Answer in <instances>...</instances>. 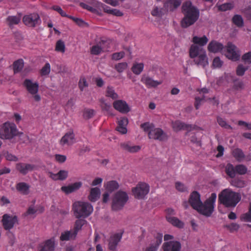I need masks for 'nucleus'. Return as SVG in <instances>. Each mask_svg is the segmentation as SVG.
Masks as SVG:
<instances>
[{"label": "nucleus", "instance_id": "nucleus-1", "mask_svg": "<svg viewBox=\"0 0 251 251\" xmlns=\"http://www.w3.org/2000/svg\"><path fill=\"white\" fill-rule=\"evenodd\" d=\"M182 9L184 17L181 21V25L182 27L186 28L197 21L199 17V11L189 1L183 4Z\"/></svg>", "mask_w": 251, "mask_h": 251}, {"label": "nucleus", "instance_id": "nucleus-2", "mask_svg": "<svg viewBox=\"0 0 251 251\" xmlns=\"http://www.w3.org/2000/svg\"><path fill=\"white\" fill-rule=\"evenodd\" d=\"M140 126L144 131L148 132L150 139L164 141L168 138L167 134L161 128L155 127L152 123L146 122L141 124Z\"/></svg>", "mask_w": 251, "mask_h": 251}, {"label": "nucleus", "instance_id": "nucleus-3", "mask_svg": "<svg viewBox=\"0 0 251 251\" xmlns=\"http://www.w3.org/2000/svg\"><path fill=\"white\" fill-rule=\"evenodd\" d=\"M240 200L239 194L229 189L223 190L219 195V201L227 207H235Z\"/></svg>", "mask_w": 251, "mask_h": 251}, {"label": "nucleus", "instance_id": "nucleus-4", "mask_svg": "<svg viewBox=\"0 0 251 251\" xmlns=\"http://www.w3.org/2000/svg\"><path fill=\"white\" fill-rule=\"evenodd\" d=\"M72 210L75 218H85L92 213L93 207L88 202L77 201L73 203Z\"/></svg>", "mask_w": 251, "mask_h": 251}, {"label": "nucleus", "instance_id": "nucleus-5", "mask_svg": "<svg viewBox=\"0 0 251 251\" xmlns=\"http://www.w3.org/2000/svg\"><path fill=\"white\" fill-rule=\"evenodd\" d=\"M23 86L26 90L31 99L36 102L40 101L41 98L38 93L39 84L37 81L26 78L23 82Z\"/></svg>", "mask_w": 251, "mask_h": 251}, {"label": "nucleus", "instance_id": "nucleus-6", "mask_svg": "<svg viewBox=\"0 0 251 251\" xmlns=\"http://www.w3.org/2000/svg\"><path fill=\"white\" fill-rule=\"evenodd\" d=\"M216 198V194L214 193H212L211 196L204 201V203H201V205L197 210L205 216H210L214 209Z\"/></svg>", "mask_w": 251, "mask_h": 251}, {"label": "nucleus", "instance_id": "nucleus-7", "mask_svg": "<svg viewBox=\"0 0 251 251\" xmlns=\"http://www.w3.org/2000/svg\"><path fill=\"white\" fill-rule=\"evenodd\" d=\"M16 125L6 122L0 126V138L2 139H11L18 135Z\"/></svg>", "mask_w": 251, "mask_h": 251}, {"label": "nucleus", "instance_id": "nucleus-8", "mask_svg": "<svg viewBox=\"0 0 251 251\" xmlns=\"http://www.w3.org/2000/svg\"><path fill=\"white\" fill-rule=\"evenodd\" d=\"M128 200L127 194L123 191H118L112 199V208L114 210L121 209Z\"/></svg>", "mask_w": 251, "mask_h": 251}, {"label": "nucleus", "instance_id": "nucleus-9", "mask_svg": "<svg viewBox=\"0 0 251 251\" xmlns=\"http://www.w3.org/2000/svg\"><path fill=\"white\" fill-rule=\"evenodd\" d=\"M150 191L149 185L144 182L139 183L136 187L132 189L134 197L138 199H143L149 193Z\"/></svg>", "mask_w": 251, "mask_h": 251}, {"label": "nucleus", "instance_id": "nucleus-10", "mask_svg": "<svg viewBox=\"0 0 251 251\" xmlns=\"http://www.w3.org/2000/svg\"><path fill=\"white\" fill-rule=\"evenodd\" d=\"M23 21L26 25L29 27H35L41 23L39 15L36 13L24 16Z\"/></svg>", "mask_w": 251, "mask_h": 251}, {"label": "nucleus", "instance_id": "nucleus-11", "mask_svg": "<svg viewBox=\"0 0 251 251\" xmlns=\"http://www.w3.org/2000/svg\"><path fill=\"white\" fill-rule=\"evenodd\" d=\"M225 55L227 58L233 61L239 59L240 53L236 47L231 43H228L226 46V50H224Z\"/></svg>", "mask_w": 251, "mask_h": 251}, {"label": "nucleus", "instance_id": "nucleus-12", "mask_svg": "<svg viewBox=\"0 0 251 251\" xmlns=\"http://www.w3.org/2000/svg\"><path fill=\"white\" fill-rule=\"evenodd\" d=\"M1 222L5 230H10L18 223V219L16 216L5 214L3 215Z\"/></svg>", "mask_w": 251, "mask_h": 251}, {"label": "nucleus", "instance_id": "nucleus-13", "mask_svg": "<svg viewBox=\"0 0 251 251\" xmlns=\"http://www.w3.org/2000/svg\"><path fill=\"white\" fill-rule=\"evenodd\" d=\"M141 81L148 88H156L163 82L162 80H154L152 77L146 74L142 75Z\"/></svg>", "mask_w": 251, "mask_h": 251}, {"label": "nucleus", "instance_id": "nucleus-14", "mask_svg": "<svg viewBox=\"0 0 251 251\" xmlns=\"http://www.w3.org/2000/svg\"><path fill=\"white\" fill-rule=\"evenodd\" d=\"M109 43L107 41H101L91 48V53L93 55H98L102 52L107 51Z\"/></svg>", "mask_w": 251, "mask_h": 251}, {"label": "nucleus", "instance_id": "nucleus-15", "mask_svg": "<svg viewBox=\"0 0 251 251\" xmlns=\"http://www.w3.org/2000/svg\"><path fill=\"white\" fill-rule=\"evenodd\" d=\"M114 108L119 112L125 114L130 111V107L126 102L123 100H116L113 103Z\"/></svg>", "mask_w": 251, "mask_h": 251}, {"label": "nucleus", "instance_id": "nucleus-16", "mask_svg": "<svg viewBox=\"0 0 251 251\" xmlns=\"http://www.w3.org/2000/svg\"><path fill=\"white\" fill-rule=\"evenodd\" d=\"M16 169L23 175H26L28 172L33 171L37 169L34 164L19 163L16 164Z\"/></svg>", "mask_w": 251, "mask_h": 251}, {"label": "nucleus", "instance_id": "nucleus-17", "mask_svg": "<svg viewBox=\"0 0 251 251\" xmlns=\"http://www.w3.org/2000/svg\"><path fill=\"white\" fill-rule=\"evenodd\" d=\"M189 201L192 207L196 210H197L202 203L200 194L197 191H194L191 194Z\"/></svg>", "mask_w": 251, "mask_h": 251}, {"label": "nucleus", "instance_id": "nucleus-18", "mask_svg": "<svg viewBox=\"0 0 251 251\" xmlns=\"http://www.w3.org/2000/svg\"><path fill=\"white\" fill-rule=\"evenodd\" d=\"M206 53V51L202 47L197 45H192L189 50V55L191 58L195 59Z\"/></svg>", "mask_w": 251, "mask_h": 251}, {"label": "nucleus", "instance_id": "nucleus-19", "mask_svg": "<svg viewBox=\"0 0 251 251\" xmlns=\"http://www.w3.org/2000/svg\"><path fill=\"white\" fill-rule=\"evenodd\" d=\"M95 4L96 6L101 7L103 11L108 14L118 17H121L123 15V13L119 9L111 8L106 5L103 4L100 2H95Z\"/></svg>", "mask_w": 251, "mask_h": 251}, {"label": "nucleus", "instance_id": "nucleus-20", "mask_svg": "<svg viewBox=\"0 0 251 251\" xmlns=\"http://www.w3.org/2000/svg\"><path fill=\"white\" fill-rule=\"evenodd\" d=\"M120 147L123 150L130 153H135L141 150L140 146L134 145L129 142L121 143Z\"/></svg>", "mask_w": 251, "mask_h": 251}, {"label": "nucleus", "instance_id": "nucleus-21", "mask_svg": "<svg viewBox=\"0 0 251 251\" xmlns=\"http://www.w3.org/2000/svg\"><path fill=\"white\" fill-rule=\"evenodd\" d=\"M75 142V135L72 132H69L66 133L60 141V144L62 146H70Z\"/></svg>", "mask_w": 251, "mask_h": 251}, {"label": "nucleus", "instance_id": "nucleus-22", "mask_svg": "<svg viewBox=\"0 0 251 251\" xmlns=\"http://www.w3.org/2000/svg\"><path fill=\"white\" fill-rule=\"evenodd\" d=\"M163 251H179L180 244L177 241H170L165 243L163 245Z\"/></svg>", "mask_w": 251, "mask_h": 251}, {"label": "nucleus", "instance_id": "nucleus-23", "mask_svg": "<svg viewBox=\"0 0 251 251\" xmlns=\"http://www.w3.org/2000/svg\"><path fill=\"white\" fill-rule=\"evenodd\" d=\"M54 247L55 239L54 238H52L40 245L39 251H53Z\"/></svg>", "mask_w": 251, "mask_h": 251}, {"label": "nucleus", "instance_id": "nucleus-24", "mask_svg": "<svg viewBox=\"0 0 251 251\" xmlns=\"http://www.w3.org/2000/svg\"><path fill=\"white\" fill-rule=\"evenodd\" d=\"M181 3V0H168L164 4V8L168 11H174L177 8Z\"/></svg>", "mask_w": 251, "mask_h": 251}, {"label": "nucleus", "instance_id": "nucleus-25", "mask_svg": "<svg viewBox=\"0 0 251 251\" xmlns=\"http://www.w3.org/2000/svg\"><path fill=\"white\" fill-rule=\"evenodd\" d=\"M128 119L126 117L121 118L118 121V126L116 129L122 134H126L127 132L126 126L128 124Z\"/></svg>", "mask_w": 251, "mask_h": 251}, {"label": "nucleus", "instance_id": "nucleus-26", "mask_svg": "<svg viewBox=\"0 0 251 251\" xmlns=\"http://www.w3.org/2000/svg\"><path fill=\"white\" fill-rule=\"evenodd\" d=\"M162 234H157L151 245L147 247L145 251H157L162 241Z\"/></svg>", "mask_w": 251, "mask_h": 251}, {"label": "nucleus", "instance_id": "nucleus-27", "mask_svg": "<svg viewBox=\"0 0 251 251\" xmlns=\"http://www.w3.org/2000/svg\"><path fill=\"white\" fill-rule=\"evenodd\" d=\"M81 186L82 183L81 182H76L68 186H62L61 189L66 194H69L78 190Z\"/></svg>", "mask_w": 251, "mask_h": 251}, {"label": "nucleus", "instance_id": "nucleus-28", "mask_svg": "<svg viewBox=\"0 0 251 251\" xmlns=\"http://www.w3.org/2000/svg\"><path fill=\"white\" fill-rule=\"evenodd\" d=\"M208 50L209 51L214 53L218 52H224L223 45L215 41L211 42L208 46Z\"/></svg>", "mask_w": 251, "mask_h": 251}, {"label": "nucleus", "instance_id": "nucleus-29", "mask_svg": "<svg viewBox=\"0 0 251 251\" xmlns=\"http://www.w3.org/2000/svg\"><path fill=\"white\" fill-rule=\"evenodd\" d=\"M100 189L97 187H93L90 190L88 199L91 202H95L100 198Z\"/></svg>", "mask_w": 251, "mask_h": 251}, {"label": "nucleus", "instance_id": "nucleus-30", "mask_svg": "<svg viewBox=\"0 0 251 251\" xmlns=\"http://www.w3.org/2000/svg\"><path fill=\"white\" fill-rule=\"evenodd\" d=\"M68 176V172L66 170H60L57 174H53L52 173H50V176L52 179L56 180H64Z\"/></svg>", "mask_w": 251, "mask_h": 251}, {"label": "nucleus", "instance_id": "nucleus-31", "mask_svg": "<svg viewBox=\"0 0 251 251\" xmlns=\"http://www.w3.org/2000/svg\"><path fill=\"white\" fill-rule=\"evenodd\" d=\"M194 61L197 65L201 66L203 68L208 64V58L206 53L202 55H201V56H198L194 59Z\"/></svg>", "mask_w": 251, "mask_h": 251}, {"label": "nucleus", "instance_id": "nucleus-32", "mask_svg": "<svg viewBox=\"0 0 251 251\" xmlns=\"http://www.w3.org/2000/svg\"><path fill=\"white\" fill-rule=\"evenodd\" d=\"M30 186L25 182H20L16 185L17 190L23 195H27L29 192Z\"/></svg>", "mask_w": 251, "mask_h": 251}, {"label": "nucleus", "instance_id": "nucleus-33", "mask_svg": "<svg viewBox=\"0 0 251 251\" xmlns=\"http://www.w3.org/2000/svg\"><path fill=\"white\" fill-rule=\"evenodd\" d=\"M76 235L72 230H66L61 233L60 239L62 241H68L71 239H74L75 238Z\"/></svg>", "mask_w": 251, "mask_h": 251}, {"label": "nucleus", "instance_id": "nucleus-34", "mask_svg": "<svg viewBox=\"0 0 251 251\" xmlns=\"http://www.w3.org/2000/svg\"><path fill=\"white\" fill-rule=\"evenodd\" d=\"M122 236L119 234H116L110 238L109 243V248L111 250L116 249L118 243L120 241Z\"/></svg>", "mask_w": 251, "mask_h": 251}, {"label": "nucleus", "instance_id": "nucleus-35", "mask_svg": "<svg viewBox=\"0 0 251 251\" xmlns=\"http://www.w3.org/2000/svg\"><path fill=\"white\" fill-rule=\"evenodd\" d=\"M95 2H99L93 0L91 3V5H89L84 3H81L80 5L82 8L87 9L93 13H96L98 12V9H100L101 7L96 6Z\"/></svg>", "mask_w": 251, "mask_h": 251}, {"label": "nucleus", "instance_id": "nucleus-36", "mask_svg": "<svg viewBox=\"0 0 251 251\" xmlns=\"http://www.w3.org/2000/svg\"><path fill=\"white\" fill-rule=\"evenodd\" d=\"M192 41L194 43L193 45H199V47H202V46L207 44L208 39L205 36H203L201 37L195 36L193 37Z\"/></svg>", "mask_w": 251, "mask_h": 251}, {"label": "nucleus", "instance_id": "nucleus-37", "mask_svg": "<svg viewBox=\"0 0 251 251\" xmlns=\"http://www.w3.org/2000/svg\"><path fill=\"white\" fill-rule=\"evenodd\" d=\"M104 187L108 192L111 193L114 190L117 189L119 188V185L117 182L112 180L108 181L104 183Z\"/></svg>", "mask_w": 251, "mask_h": 251}, {"label": "nucleus", "instance_id": "nucleus-38", "mask_svg": "<svg viewBox=\"0 0 251 251\" xmlns=\"http://www.w3.org/2000/svg\"><path fill=\"white\" fill-rule=\"evenodd\" d=\"M166 218L167 221L174 226L178 228H182L184 226V223L176 217L167 216Z\"/></svg>", "mask_w": 251, "mask_h": 251}, {"label": "nucleus", "instance_id": "nucleus-39", "mask_svg": "<svg viewBox=\"0 0 251 251\" xmlns=\"http://www.w3.org/2000/svg\"><path fill=\"white\" fill-rule=\"evenodd\" d=\"M144 64L143 63L134 62L131 67V71L136 75H140L143 71Z\"/></svg>", "mask_w": 251, "mask_h": 251}, {"label": "nucleus", "instance_id": "nucleus-40", "mask_svg": "<svg viewBox=\"0 0 251 251\" xmlns=\"http://www.w3.org/2000/svg\"><path fill=\"white\" fill-rule=\"evenodd\" d=\"M172 126L174 130L176 131H178L182 129H188L189 127V126L179 121L173 122L172 123Z\"/></svg>", "mask_w": 251, "mask_h": 251}, {"label": "nucleus", "instance_id": "nucleus-41", "mask_svg": "<svg viewBox=\"0 0 251 251\" xmlns=\"http://www.w3.org/2000/svg\"><path fill=\"white\" fill-rule=\"evenodd\" d=\"M20 21V16H9L6 19L7 24L10 26L18 24Z\"/></svg>", "mask_w": 251, "mask_h": 251}, {"label": "nucleus", "instance_id": "nucleus-42", "mask_svg": "<svg viewBox=\"0 0 251 251\" xmlns=\"http://www.w3.org/2000/svg\"><path fill=\"white\" fill-rule=\"evenodd\" d=\"M232 154L233 157L238 161H242L245 158V154L243 151L239 149L236 148L232 150Z\"/></svg>", "mask_w": 251, "mask_h": 251}, {"label": "nucleus", "instance_id": "nucleus-43", "mask_svg": "<svg viewBox=\"0 0 251 251\" xmlns=\"http://www.w3.org/2000/svg\"><path fill=\"white\" fill-rule=\"evenodd\" d=\"M105 96L106 97L110 98L113 100L117 99L119 97L118 95L115 92L114 87L111 86L107 87L105 91Z\"/></svg>", "mask_w": 251, "mask_h": 251}, {"label": "nucleus", "instance_id": "nucleus-44", "mask_svg": "<svg viewBox=\"0 0 251 251\" xmlns=\"http://www.w3.org/2000/svg\"><path fill=\"white\" fill-rule=\"evenodd\" d=\"M225 170L226 174L230 177L233 178L235 176L236 174L235 167H234L231 164H227Z\"/></svg>", "mask_w": 251, "mask_h": 251}, {"label": "nucleus", "instance_id": "nucleus-45", "mask_svg": "<svg viewBox=\"0 0 251 251\" xmlns=\"http://www.w3.org/2000/svg\"><path fill=\"white\" fill-rule=\"evenodd\" d=\"M24 61L23 59H19L13 63V70L15 74L20 72L24 67Z\"/></svg>", "mask_w": 251, "mask_h": 251}, {"label": "nucleus", "instance_id": "nucleus-46", "mask_svg": "<svg viewBox=\"0 0 251 251\" xmlns=\"http://www.w3.org/2000/svg\"><path fill=\"white\" fill-rule=\"evenodd\" d=\"M85 223V221L82 219L77 220L75 224L74 229L72 230L76 236L78 232L81 230L82 226Z\"/></svg>", "mask_w": 251, "mask_h": 251}, {"label": "nucleus", "instance_id": "nucleus-47", "mask_svg": "<svg viewBox=\"0 0 251 251\" xmlns=\"http://www.w3.org/2000/svg\"><path fill=\"white\" fill-rule=\"evenodd\" d=\"M128 67V64L126 62L119 63L115 65V69L116 71L121 73L125 71Z\"/></svg>", "mask_w": 251, "mask_h": 251}, {"label": "nucleus", "instance_id": "nucleus-48", "mask_svg": "<svg viewBox=\"0 0 251 251\" xmlns=\"http://www.w3.org/2000/svg\"><path fill=\"white\" fill-rule=\"evenodd\" d=\"M236 174L243 175L247 173L248 169L247 167L243 164H239L235 166Z\"/></svg>", "mask_w": 251, "mask_h": 251}, {"label": "nucleus", "instance_id": "nucleus-49", "mask_svg": "<svg viewBox=\"0 0 251 251\" xmlns=\"http://www.w3.org/2000/svg\"><path fill=\"white\" fill-rule=\"evenodd\" d=\"M55 50L57 51L61 52L62 53H64L65 52V43L63 41L60 40L56 42Z\"/></svg>", "mask_w": 251, "mask_h": 251}, {"label": "nucleus", "instance_id": "nucleus-50", "mask_svg": "<svg viewBox=\"0 0 251 251\" xmlns=\"http://www.w3.org/2000/svg\"><path fill=\"white\" fill-rule=\"evenodd\" d=\"M78 86L81 91H84L88 87V83L84 77L80 78Z\"/></svg>", "mask_w": 251, "mask_h": 251}, {"label": "nucleus", "instance_id": "nucleus-51", "mask_svg": "<svg viewBox=\"0 0 251 251\" xmlns=\"http://www.w3.org/2000/svg\"><path fill=\"white\" fill-rule=\"evenodd\" d=\"M233 7V4L231 2L225 3L218 6V9L221 11L230 10Z\"/></svg>", "mask_w": 251, "mask_h": 251}, {"label": "nucleus", "instance_id": "nucleus-52", "mask_svg": "<svg viewBox=\"0 0 251 251\" xmlns=\"http://www.w3.org/2000/svg\"><path fill=\"white\" fill-rule=\"evenodd\" d=\"M241 219L245 222H251V202L250 203L249 212L242 215Z\"/></svg>", "mask_w": 251, "mask_h": 251}, {"label": "nucleus", "instance_id": "nucleus-53", "mask_svg": "<svg viewBox=\"0 0 251 251\" xmlns=\"http://www.w3.org/2000/svg\"><path fill=\"white\" fill-rule=\"evenodd\" d=\"M241 219L245 222H251V202L250 203L249 212L242 215Z\"/></svg>", "mask_w": 251, "mask_h": 251}, {"label": "nucleus", "instance_id": "nucleus-54", "mask_svg": "<svg viewBox=\"0 0 251 251\" xmlns=\"http://www.w3.org/2000/svg\"><path fill=\"white\" fill-rule=\"evenodd\" d=\"M241 219L245 222H251V202L250 203L249 212L242 215Z\"/></svg>", "mask_w": 251, "mask_h": 251}, {"label": "nucleus", "instance_id": "nucleus-55", "mask_svg": "<svg viewBox=\"0 0 251 251\" xmlns=\"http://www.w3.org/2000/svg\"><path fill=\"white\" fill-rule=\"evenodd\" d=\"M241 219L245 222H251V202L250 203L249 212L242 215Z\"/></svg>", "mask_w": 251, "mask_h": 251}, {"label": "nucleus", "instance_id": "nucleus-56", "mask_svg": "<svg viewBox=\"0 0 251 251\" xmlns=\"http://www.w3.org/2000/svg\"><path fill=\"white\" fill-rule=\"evenodd\" d=\"M233 22L238 26H242L243 25V21L241 16L235 15L233 17Z\"/></svg>", "mask_w": 251, "mask_h": 251}, {"label": "nucleus", "instance_id": "nucleus-57", "mask_svg": "<svg viewBox=\"0 0 251 251\" xmlns=\"http://www.w3.org/2000/svg\"><path fill=\"white\" fill-rule=\"evenodd\" d=\"M175 187L177 191L181 192H184L187 190V187L184 184L179 181L176 182Z\"/></svg>", "mask_w": 251, "mask_h": 251}, {"label": "nucleus", "instance_id": "nucleus-58", "mask_svg": "<svg viewBox=\"0 0 251 251\" xmlns=\"http://www.w3.org/2000/svg\"><path fill=\"white\" fill-rule=\"evenodd\" d=\"M50 72V66L49 63H46L45 66L41 70L42 75H46L49 74Z\"/></svg>", "mask_w": 251, "mask_h": 251}, {"label": "nucleus", "instance_id": "nucleus-59", "mask_svg": "<svg viewBox=\"0 0 251 251\" xmlns=\"http://www.w3.org/2000/svg\"><path fill=\"white\" fill-rule=\"evenodd\" d=\"M95 114V111L93 109H85L83 112V117L86 119H89L93 117Z\"/></svg>", "mask_w": 251, "mask_h": 251}, {"label": "nucleus", "instance_id": "nucleus-60", "mask_svg": "<svg viewBox=\"0 0 251 251\" xmlns=\"http://www.w3.org/2000/svg\"><path fill=\"white\" fill-rule=\"evenodd\" d=\"M232 185L236 187H243L245 186V182L243 180L239 179H234L231 182Z\"/></svg>", "mask_w": 251, "mask_h": 251}, {"label": "nucleus", "instance_id": "nucleus-61", "mask_svg": "<svg viewBox=\"0 0 251 251\" xmlns=\"http://www.w3.org/2000/svg\"><path fill=\"white\" fill-rule=\"evenodd\" d=\"M217 122L219 125L222 127H224L226 129H231V126L227 124L226 122L222 118L218 117Z\"/></svg>", "mask_w": 251, "mask_h": 251}, {"label": "nucleus", "instance_id": "nucleus-62", "mask_svg": "<svg viewBox=\"0 0 251 251\" xmlns=\"http://www.w3.org/2000/svg\"><path fill=\"white\" fill-rule=\"evenodd\" d=\"M242 59L245 64H250L251 63V51L248 52L244 54Z\"/></svg>", "mask_w": 251, "mask_h": 251}, {"label": "nucleus", "instance_id": "nucleus-63", "mask_svg": "<svg viewBox=\"0 0 251 251\" xmlns=\"http://www.w3.org/2000/svg\"><path fill=\"white\" fill-rule=\"evenodd\" d=\"M226 228L231 232L236 231L239 228V225L236 223H232L226 226Z\"/></svg>", "mask_w": 251, "mask_h": 251}, {"label": "nucleus", "instance_id": "nucleus-64", "mask_svg": "<svg viewBox=\"0 0 251 251\" xmlns=\"http://www.w3.org/2000/svg\"><path fill=\"white\" fill-rule=\"evenodd\" d=\"M247 69V67H244L242 65H239L236 70L237 75L240 76L243 75Z\"/></svg>", "mask_w": 251, "mask_h": 251}]
</instances>
